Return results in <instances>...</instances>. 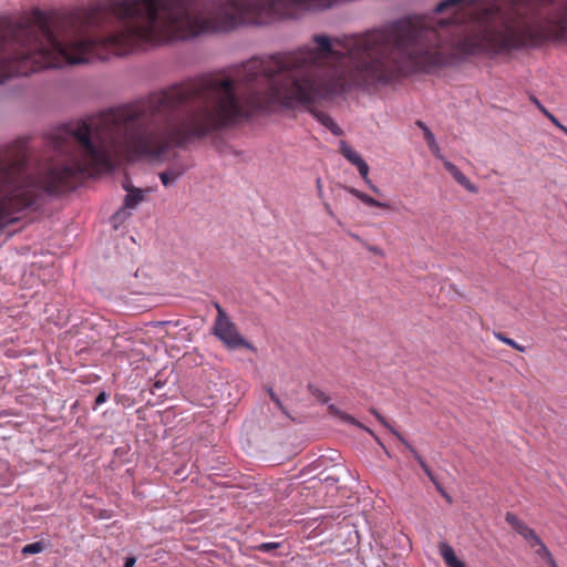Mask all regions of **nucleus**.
<instances>
[{
    "mask_svg": "<svg viewBox=\"0 0 567 567\" xmlns=\"http://www.w3.org/2000/svg\"><path fill=\"white\" fill-rule=\"evenodd\" d=\"M441 495L451 504L452 503V497L444 491L443 493H441Z\"/></svg>",
    "mask_w": 567,
    "mask_h": 567,
    "instance_id": "nucleus-31",
    "label": "nucleus"
},
{
    "mask_svg": "<svg viewBox=\"0 0 567 567\" xmlns=\"http://www.w3.org/2000/svg\"><path fill=\"white\" fill-rule=\"evenodd\" d=\"M311 389V393L313 394V396L320 401L321 403H328V401L330 400L329 396L321 390L319 389Z\"/></svg>",
    "mask_w": 567,
    "mask_h": 567,
    "instance_id": "nucleus-22",
    "label": "nucleus"
},
{
    "mask_svg": "<svg viewBox=\"0 0 567 567\" xmlns=\"http://www.w3.org/2000/svg\"><path fill=\"white\" fill-rule=\"evenodd\" d=\"M344 189L349 192L351 195L355 196L357 198H360V195L362 194V192L353 187L344 186Z\"/></svg>",
    "mask_w": 567,
    "mask_h": 567,
    "instance_id": "nucleus-25",
    "label": "nucleus"
},
{
    "mask_svg": "<svg viewBox=\"0 0 567 567\" xmlns=\"http://www.w3.org/2000/svg\"><path fill=\"white\" fill-rule=\"evenodd\" d=\"M457 183L470 193L476 194L478 192V188L465 175H463Z\"/></svg>",
    "mask_w": 567,
    "mask_h": 567,
    "instance_id": "nucleus-21",
    "label": "nucleus"
},
{
    "mask_svg": "<svg viewBox=\"0 0 567 567\" xmlns=\"http://www.w3.org/2000/svg\"><path fill=\"white\" fill-rule=\"evenodd\" d=\"M328 411L331 415L339 417L341 421L352 424V425H355V426L362 429L363 431L368 432L381 446H383L380 439L374 434V432L372 430H370L369 427H367L365 425H363L358 420H355L352 415H350L346 412H342L340 409H338L333 404H330L328 406Z\"/></svg>",
    "mask_w": 567,
    "mask_h": 567,
    "instance_id": "nucleus-8",
    "label": "nucleus"
},
{
    "mask_svg": "<svg viewBox=\"0 0 567 567\" xmlns=\"http://www.w3.org/2000/svg\"><path fill=\"white\" fill-rule=\"evenodd\" d=\"M269 396L271 399V401L282 411L286 413V410H285V406L282 404V402L280 401V399L277 396V394L271 390L269 389Z\"/></svg>",
    "mask_w": 567,
    "mask_h": 567,
    "instance_id": "nucleus-23",
    "label": "nucleus"
},
{
    "mask_svg": "<svg viewBox=\"0 0 567 567\" xmlns=\"http://www.w3.org/2000/svg\"><path fill=\"white\" fill-rule=\"evenodd\" d=\"M217 317L214 323V334L230 350L245 348L256 351L255 347L248 342L238 331L236 324L230 320L220 305H215Z\"/></svg>",
    "mask_w": 567,
    "mask_h": 567,
    "instance_id": "nucleus-3",
    "label": "nucleus"
},
{
    "mask_svg": "<svg viewBox=\"0 0 567 567\" xmlns=\"http://www.w3.org/2000/svg\"><path fill=\"white\" fill-rule=\"evenodd\" d=\"M415 124L423 131L424 140L426 141L430 148L436 147V140L432 131L422 121H416Z\"/></svg>",
    "mask_w": 567,
    "mask_h": 567,
    "instance_id": "nucleus-14",
    "label": "nucleus"
},
{
    "mask_svg": "<svg viewBox=\"0 0 567 567\" xmlns=\"http://www.w3.org/2000/svg\"><path fill=\"white\" fill-rule=\"evenodd\" d=\"M427 477L430 478V481H431L434 485L439 484V482H437V480H436L435 475L433 474V472H432V473H430V475H427Z\"/></svg>",
    "mask_w": 567,
    "mask_h": 567,
    "instance_id": "nucleus-29",
    "label": "nucleus"
},
{
    "mask_svg": "<svg viewBox=\"0 0 567 567\" xmlns=\"http://www.w3.org/2000/svg\"><path fill=\"white\" fill-rule=\"evenodd\" d=\"M441 495L451 504L452 503V497L444 491L443 493H441Z\"/></svg>",
    "mask_w": 567,
    "mask_h": 567,
    "instance_id": "nucleus-32",
    "label": "nucleus"
},
{
    "mask_svg": "<svg viewBox=\"0 0 567 567\" xmlns=\"http://www.w3.org/2000/svg\"><path fill=\"white\" fill-rule=\"evenodd\" d=\"M339 146L340 153L358 168L360 176L371 187L373 184L369 178V165L367 162L346 141H340Z\"/></svg>",
    "mask_w": 567,
    "mask_h": 567,
    "instance_id": "nucleus-4",
    "label": "nucleus"
},
{
    "mask_svg": "<svg viewBox=\"0 0 567 567\" xmlns=\"http://www.w3.org/2000/svg\"><path fill=\"white\" fill-rule=\"evenodd\" d=\"M394 436L405 446V449L413 455V457L416 460L421 468L424 471L426 475H430L432 473L431 468L426 464V462L423 460V457L420 455V453L411 445V443L399 432H394Z\"/></svg>",
    "mask_w": 567,
    "mask_h": 567,
    "instance_id": "nucleus-11",
    "label": "nucleus"
},
{
    "mask_svg": "<svg viewBox=\"0 0 567 567\" xmlns=\"http://www.w3.org/2000/svg\"><path fill=\"white\" fill-rule=\"evenodd\" d=\"M370 412L377 417V420L384 426L386 427L393 435H394V432H398L394 427H392L390 425V423L378 412L377 409L374 408H371L370 409Z\"/></svg>",
    "mask_w": 567,
    "mask_h": 567,
    "instance_id": "nucleus-20",
    "label": "nucleus"
},
{
    "mask_svg": "<svg viewBox=\"0 0 567 567\" xmlns=\"http://www.w3.org/2000/svg\"><path fill=\"white\" fill-rule=\"evenodd\" d=\"M533 102L536 104L538 110L555 125H559V120L553 115L536 97H533Z\"/></svg>",
    "mask_w": 567,
    "mask_h": 567,
    "instance_id": "nucleus-17",
    "label": "nucleus"
},
{
    "mask_svg": "<svg viewBox=\"0 0 567 567\" xmlns=\"http://www.w3.org/2000/svg\"><path fill=\"white\" fill-rule=\"evenodd\" d=\"M494 337L502 341L503 343L512 347L513 349H515L516 351L518 352H525L526 351V348L519 343H517L514 339H511L508 338L506 334H504L503 332H499V331H494L493 332Z\"/></svg>",
    "mask_w": 567,
    "mask_h": 567,
    "instance_id": "nucleus-13",
    "label": "nucleus"
},
{
    "mask_svg": "<svg viewBox=\"0 0 567 567\" xmlns=\"http://www.w3.org/2000/svg\"><path fill=\"white\" fill-rule=\"evenodd\" d=\"M439 550L447 567H466L465 564L456 557L454 549L447 543H440Z\"/></svg>",
    "mask_w": 567,
    "mask_h": 567,
    "instance_id": "nucleus-10",
    "label": "nucleus"
},
{
    "mask_svg": "<svg viewBox=\"0 0 567 567\" xmlns=\"http://www.w3.org/2000/svg\"><path fill=\"white\" fill-rule=\"evenodd\" d=\"M430 150L436 155V157L441 158L444 162V157L440 154V147L437 144L436 147Z\"/></svg>",
    "mask_w": 567,
    "mask_h": 567,
    "instance_id": "nucleus-27",
    "label": "nucleus"
},
{
    "mask_svg": "<svg viewBox=\"0 0 567 567\" xmlns=\"http://www.w3.org/2000/svg\"><path fill=\"white\" fill-rule=\"evenodd\" d=\"M374 193H379V188L375 185H371L370 187Z\"/></svg>",
    "mask_w": 567,
    "mask_h": 567,
    "instance_id": "nucleus-37",
    "label": "nucleus"
},
{
    "mask_svg": "<svg viewBox=\"0 0 567 567\" xmlns=\"http://www.w3.org/2000/svg\"><path fill=\"white\" fill-rule=\"evenodd\" d=\"M530 547L535 548V554L544 559L549 567H558L551 553L540 538L537 543H532Z\"/></svg>",
    "mask_w": 567,
    "mask_h": 567,
    "instance_id": "nucleus-12",
    "label": "nucleus"
},
{
    "mask_svg": "<svg viewBox=\"0 0 567 567\" xmlns=\"http://www.w3.org/2000/svg\"><path fill=\"white\" fill-rule=\"evenodd\" d=\"M321 101H324L323 99H320L309 105H293L289 109H296V107H302L307 110L321 125L327 127L334 136H341L343 134V131L339 127V125L332 120V117L323 112L318 110L315 105Z\"/></svg>",
    "mask_w": 567,
    "mask_h": 567,
    "instance_id": "nucleus-5",
    "label": "nucleus"
},
{
    "mask_svg": "<svg viewBox=\"0 0 567 567\" xmlns=\"http://www.w3.org/2000/svg\"><path fill=\"white\" fill-rule=\"evenodd\" d=\"M506 522L525 539L528 542L529 546L532 543L538 542V536L533 528L527 526L523 520H520L515 514L507 513Z\"/></svg>",
    "mask_w": 567,
    "mask_h": 567,
    "instance_id": "nucleus-7",
    "label": "nucleus"
},
{
    "mask_svg": "<svg viewBox=\"0 0 567 567\" xmlns=\"http://www.w3.org/2000/svg\"><path fill=\"white\" fill-rule=\"evenodd\" d=\"M435 23L396 20L362 35H313L317 49L252 56L230 76H202L102 113V169L112 153L164 162L172 148L229 130L275 105H309L353 89L430 73L466 56L546 40V0H441Z\"/></svg>",
    "mask_w": 567,
    "mask_h": 567,
    "instance_id": "nucleus-1",
    "label": "nucleus"
},
{
    "mask_svg": "<svg viewBox=\"0 0 567 567\" xmlns=\"http://www.w3.org/2000/svg\"><path fill=\"white\" fill-rule=\"evenodd\" d=\"M68 38L62 17L41 9L9 24L0 38V84L43 69L83 64L86 58L74 56Z\"/></svg>",
    "mask_w": 567,
    "mask_h": 567,
    "instance_id": "nucleus-2",
    "label": "nucleus"
},
{
    "mask_svg": "<svg viewBox=\"0 0 567 567\" xmlns=\"http://www.w3.org/2000/svg\"><path fill=\"white\" fill-rule=\"evenodd\" d=\"M124 188L127 190V194L124 197L123 208L120 209L116 214H114L112 220L114 223V227H117V220L125 219L130 213L126 212L127 208H135L144 199V193L141 188L132 187L130 188L124 184Z\"/></svg>",
    "mask_w": 567,
    "mask_h": 567,
    "instance_id": "nucleus-6",
    "label": "nucleus"
},
{
    "mask_svg": "<svg viewBox=\"0 0 567 567\" xmlns=\"http://www.w3.org/2000/svg\"><path fill=\"white\" fill-rule=\"evenodd\" d=\"M107 400V394L105 392L99 393V395L95 398V405L94 409H96L99 405L103 404Z\"/></svg>",
    "mask_w": 567,
    "mask_h": 567,
    "instance_id": "nucleus-24",
    "label": "nucleus"
},
{
    "mask_svg": "<svg viewBox=\"0 0 567 567\" xmlns=\"http://www.w3.org/2000/svg\"><path fill=\"white\" fill-rule=\"evenodd\" d=\"M280 547H281L280 543L270 542V543H261V544L255 546L254 549L257 551H261V553H270Z\"/></svg>",
    "mask_w": 567,
    "mask_h": 567,
    "instance_id": "nucleus-18",
    "label": "nucleus"
},
{
    "mask_svg": "<svg viewBox=\"0 0 567 567\" xmlns=\"http://www.w3.org/2000/svg\"><path fill=\"white\" fill-rule=\"evenodd\" d=\"M44 548H45V546H44V544L42 542H35V543H31V544L25 545L22 548V554L23 555L39 554V553L43 551Z\"/></svg>",
    "mask_w": 567,
    "mask_h": 567,
    "instance_id": "nucleus-15",
    "label": "nucleus"
},
{
    "mask_svg": "<svg viewBox=\"0 0 567 567\" xmlns=\"http://www.w3.org/2000/svg\"><path fill=\"white\" fill-rule=\"evenodd\" d=\"M135 563H136V558L135 557H127L125 563H124V567H134Z\"/></svg>",
    "mask_w": 567,
    "mask_h": 567,
    "instance_id": "nucleus-26",
    "label": "nucleus"
},
{
    "mask_svg": "<svg viewBox=\"0 0 567 567\" xmlns=\"http://www.w3.org/2000/svg\"><path fill=\"white\" fill-rule=\"evenodd\" d=\"M316 184H317L319 195H321V193H322L321 178H317Z\"/></svg>",
    "mask_w": 567,
    "mask_h": 567,
    "instance_id": "nucleus-30",
    "label": "nucleus"
},
{
    "mask_svg": "<svg viewBox=\"0 0 567 567\" xmlns=\"http://www.w3.org/2000/svg\"><path fill=\"white\" fill-rule=\"evenodd\" d=\"M557 127L567 135V127L565 125L559 123V125Z\"/></svg>",
    "mask_w": 567,
    "mask_h": 567,
    "instance_id": "nucleus-33",
    "label": "nucleus"
},
{
    "mask_svg": "<svg viewBox=\"0 0 567 567\" xmlns=\"http://www.w3.org/2000/svg\"><path fill=\"white\" fill-rule=\"evenodd\" d=\"M435 487H436V489H437V492H439L440 494H441V493H443V492L445 491V489L442 487V485H441L440 483H439V484H436V485H435Z\"/></svg>",
    "mask_w": 567,
    "mask_h": 567,
    "instance_id": "nucleus-34",
    "label": "nucleus"
},
{
    "mask_svg": "<svg viewBox=\"0 0 567 567\" xmlns=\"http://www.w3.org/2000/svg\"><path fill=\"white\" fill-rule=\"evenodd\" d=\"M326 210L329 215L333 216L332 209L328 204L326 205Z\"/></svg>",
    "mask_w": 567,
    "mask_h": 567,
    "instance_id": "nucleus-36",
    "label": "nucleus"
},
{
    "mask_svg": "<svg viewBox=\"0 0 567 567\" xmlns=\"http://www.w3.org/2000/svg\"><path fill=\"white\" fill-rule=\"evenodd\" d=\"M187 171L186 166L175 165L171 166L164 172L158 174L161 182L165 187L173 185L181 176H183Z\"/></svg>",
    "mask_w": 567,
    "mask_h": 567,
    "instance_id": "nucleus-9",
    "label": "nucleus"
},
{
    "mask_svg": "<svg viewBox=\"0 0 567 567\" xmlns=\"http://www.w3.org/2000/svg\"><path fill=\"white\" fill-rule=\"evenodd\" d=\"M359 199L362 203H364L365 205L371 206V207H381V208H389L390 207L389 204L379 202V200L374 199L373 197L369 196L368 194H365L363 192L360 195Z\"/></svg>",
    "mask_w": 567,
    "mask_h": 567,
    "instance_id": "nucleus-16",
    "label": "nucleus"
},
{
    "mask_svg": "<svg viewBox=\"0 0 567 567\" xmlns=\"http://www.w3.org/2000/svg\"><path fill=\"white\" fill-rule=\"evenodd\" d=\"M444 167L449 171V173L455 178V181H460V178L464 175L456 165L452 162L444 159Z\"/></svg>",
    "mask_w": 567,
    "mask_h": 567,
    "instance_id": "nucleus-19",
    "label": "nucleus"
},
{
    "mask_svg": "<svg viewBox=\"0 0 567 567\" xmlns=\"http://www.w3.org/2000/svg\"><path fill=\"white\" fill-rule=\"evenodd\" d=\"M231 154L235 155V156H239L243 154L241 151H236V150H231Z\"/></svg>",
    "mask_w": 567,
    "mask_h": 567,
    "instance_id": "nucleus-35",
    "label": "nucleus"
},
{
    "mask_svg": "<svg viewBox=\"0 0 567 567\" xmlns=\"http://www.w3.org/2000/svg\"><path fill=\"white\" fill-rule=\"evenodd\" d=\"M427 477L430 478V481H431L434 485L439 484V482H437V480H436L435 475L433 474V472H432V473H430V475H427Z\"/></svg>",
    "mask_w": 567,
    "mask_h": 567,
    "instance_id": "nucleus-28",
    "label": "nucleus"
}]
</instances>
